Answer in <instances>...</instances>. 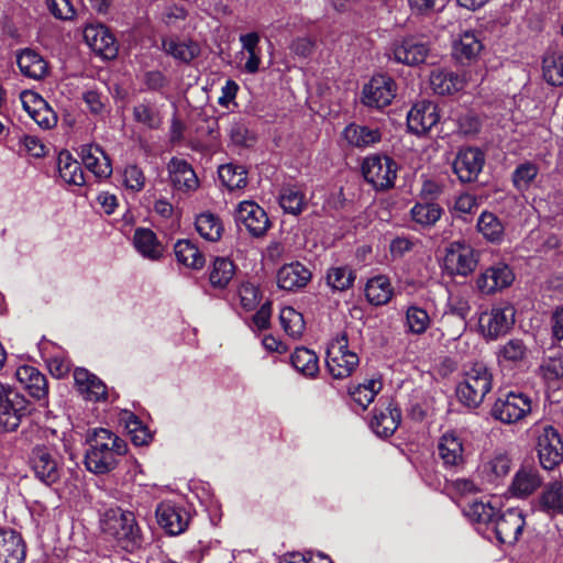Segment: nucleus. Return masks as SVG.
Listing matches in <instances>:
<instances>
[{
	"instance_id": "1",
	"label": "nucleus",
	"mask_w": 563,
	"mask_h": 563,
	"mask_svg": "<svg viewBox=\"0 0 563 563\" xmlns=\"http://www.w3.org/2000/svg\"><path fill=\"white\" fill-rule=\"evenodd\" d=\"M87 442L85 464L88 471L98 475L113 471L128 453V443L109 429H95Z\"/></svg>"
},
{
	"instance_id": "2",
	"label": "nucleus",
	"mask_w": 563,
	"mask_h": 563,
	"mask_svg": "<svg viewBox=\"0 0 563 563\" xmlns=\"http://www.w3.org/2000/svg\"><path fill=\"white\" fill-rule=\"evenodd\" d=\"M101 530L117 547L133 553L143 545L141 528L131 511L121 508L108 509L101 519Z\"/></svg>"
},
{
	"instance_id": "3",
	"label": "nucleus",
	"mask_w": 563,
	"mask_h": 563,
	"mask_svg": "<svg viewBox=\"0 0 563 563\" xmlns=\"http://www.w3.org/2000/svg\"><path fill=\"white\" fill-rule=\"evenodd\" d=\"M493 375L483 363H474L457 385L456 394L461 402L471 408L478 407L490 391Z\"/></svg>"
},
{
	"instance_id": "4",
	"label": "nucleus",
	"mask_w": 563,
	"mask_h": 563,
	"mask_svg": "<svg viewBox=\"0 0 563 563\" xmlns=\"http://www.w3.org/2000/svg\"><path fill=\"white\" fill-rule=\"evenodd\" d=\"M533 432L541 466L553 470L563 461V441L560 433L553 426L544 423L534 424Z\"/></svg>"
},
{
	"instance_id": "5",
	"label": "nucleus",
	"mask_w": 563,
	"mask_h": 563,
	"mask_svg": "<svg viewBox=\"0 0 563 563\" xmlns=\"http://www.w3.org/2000/svg\"><path fill=\"white\" fill-rule=\"evenodd\" d=\"M357 354L349 350L345 333L332 340L327 350L325 364L330 375L335 379L349 377L357 367Z\"/></svg>"
},
{
	"instance_id": "6",
	"label": "nucleus",
	"mask_w": 563,
	"mask_h": 563,
	"mask_svg": "<svg viewBox=\"0 0 563 563\" xmlns=\"http://www.w3.org/2000/svg\"><path fill=\"white\" fill-rule=\"evenodd\" d=\"M30 412V404L25 397L10 385L0 383V427L14 431Z\"/></svg>"
},
{
	"instance_id": "7",
	"label": "nucleus",
	"mask_w": 563,
	"mask_h": 563,
	"mask_svg": "<svg viewBox=\"0 0 563 563\" xmlns=\"http://www.w3.org/2000/svg\"><path fill=\"white\" fill-rule=\"evenodd\" d=\"M397 172L398 164L386 155H372L365 158L362 164L365 180L376 190L394 187Z\"/></svg>"
},
{
	"instance_id": "8",
	"label": "nucleus",
	"mask_w": 563,
	"mask_h": 563,
	"mask_svg": "<svg viewBox=\"0 0 563 563\" xmlns=\"http://www.w3.org/2000/svg\"><path fill=\"white\" fill-rule=\"evenodd\" d=\"M34 476L46 485L57 483L62 475V461L58 453L48 446L36 445L29 457Z\"/></svg>"
},
{
	"instance_id": "9",
	"label": "nucleus",
	"mask_w": 563,
	"mask_h": 563,
	"mask_svg": "<svg viewBox=\"0 0 563 563\" xmlns=\"http://www.w3.org/2000/svg\"><path fill=\"white\" fill-rule=\"evenodd\" d=\"M531 411V399L522 393H508L498 398L493 408L492 416L504 423H516Z\"/></svg>"
},
{
	"instance_id": "10",
	"label": "nucleus",
	"mask_w": 563,
	"mask_h": 563,
	"mask_svg": "<svg viewBox=\"0 0 563 563\" xmlns=\"http://www.w3.org/2000/svg\"><path fill=\"white\" fill-rule=\"evenodd\" d=\"M526 526L525 517L519 508H509L500 514L493 523L496 539L504 544H515Z\"/></svg>"
},
{
	"instance_id": "11",
	"label": "nucleus",
	"mask_w": 563,
	"mask_h": 563,
	"mask_svg": "<svg viewBox=\"0 0 563 563\" xmlns=\"http://www.w3.org/2000/svg\"><path fill=\"white\" fill-rule=\"evenodd\" d=\"M396 86L393 78L386 75H375L363 88V103L371 108L380 109L393 101Z\"/></svg>"
},
{
	"instance_id": "12",
	"label": "nucleus",
	"mask_w": 563,
	"mask_h": 563,
	"mask_svg": "<svg viewBox=\"0 0 563 563\" xmlns=\"http://www.w3.org/2000/svg\"><path fill=\"white\" fill-rule=\"evenodd\" d=\"M235 220L244 225L246 231L254 238L263 236L271 225L265 210L256 202L249 200L238 205Z\"/></svg>"
},
{
	"instance_id": "13",
	"label": "nucleus",
	"mask_w": 563,
	"mask_h": 563,
	"mask_svg": "<svg viewBox=\"0 0 563 563\" xmlns=\"http://www.w3.org/2000/svg\"><path fill=\"white\" fill-rule=\"evenodd\" d=\"M86 44L104 59L117 57L119 45L114 35L102 24H90L84 30Z\"/></svg>"
},
{
	"instance_id": "14",
	"label": "nucleus",
	"mask_w": 563,
	"mask_h": 563,
	"mask_svg": "<svg viewBox=\"0 0 563 563\" xmlns=\"http://www.w3.org/2000/svg\"><path fill=\"white\" fill-rule=\"evenodd\" d=\"M479 252L476 249H445L442 267L450 276H467L477 266Z\"/></svg>"
},
{
	"instance_id": "15",
	"label": "nucleus",
	"mask_w": 563,
	"mask_h": 563,
	"mask_svg": "<svg viewBox=\"0 0 563 563\" xmlns=\"http://www.w3.org/2000/svg\"><path fill=\"white\" fill-rule=\"evenodd\" d=\"M514 323L515 308L508 303L492 308L489 312L482 314L479 319L481 328L492 339L507 333Z\"/></svg>"
},
{
	"instance_id": "16",
	"label": "nucleus",
	"mask_w": 563,
	"mask_h": 563,
	"mask_svg": "<svg viewBox=\"0 0 563 563\" xmlns=\"http://www.w3.org/2000/svg\"><path fill=\"white\" fill-rule=\"evenodd\" d=\"M438 454L445 466L459 467L465 462V445L462 433L446 430L438 441Z\"/></svg>"
},
{
	"instance_id": "17",
	"label": "nucleus",
	"mask_w": 563,
	"mask_h": 563,
	"mask_svg": "<svg viewBox=\"0 0 563 563\" xmlns=\"http://www.w3.org/2000/svg\"><path fill=\"white\" fill-rule=\"evenodd\" d=\"M155 515L158 526L170 536L183 533L189 523L187 511L170 501L158 504Z\"/></svg>"
},
{
	"instance_id": "18",
	"label": "nucleus",
	"mask_w": 563,
	"mask_h": 563,
	"mask_svg": "<svg viewBox=\"0 0 563 563\" xmlns=\"http://www.w3.org/2000/svg\"><path fill=\"white\" fill-rule=\"evenodd\" d=\"M485 162L484 154L478 148L461 150L454 162L453 170L462 183H472L477 179Z\"/></svg>"
},
{
	"instance_id": "19",
	"label": "nucleus",
	"mask_w": 563,
	"mask_h": 563,
	"mask_svg": "<svg viewBox=\"0 0 563 563\" xmlns=\"http://www.w3.org/2000/svg\"><path fill=\"white\" fill-rule=\"evenodd\" d=\"M515 280L511 268L505 264L488 267L476 280L477 289L484 295H490L509 287Z\"/></svg>"
},
{
	"instance_id": "20",
	"label": "nucleus",
	"mask_w": 563,
	"mask_h": 563,
	"mask_svg": "<svg viewBox=\"0 0 563 563\" xmlns=\"http://www.w3.org/2000/svg\"><path fill=\"white\" fill-rule=\"evenodd\" d=\"M440 117L437 106L431 101H420L413 104L407 115L408 129L415 134H424L434 126Z\"/></svg>"
},
{
	"instance_id": "21",
	"label": "nucleus",
	"mask_w": 563,
	"mask_h": 563,
	"mask_svg": "<svg viewBox=\"0 0 563 563\" xmlns=\"http://www.w3.org/2000/svg\"><path fill=\"white\" fill-rule=\"evenodd\" d=\"M512 466L510 455L505 451H495L482 459L478 472L487 483H497L505 478Z\"/></svg>"
},
{
	"instance_id": "22",
	"label": "nucleus",
	"mask_w": 563,
	"mask_h": 563,
	"mask_svg": "<svg viewBox=\"0 0 563 563\" xmlns=\"http://www.w3.org/2000/svg\"><path fill=\"white\" fill-rule=\"evenodd\" d=\"M26 544L18 531L0 528V563H23Z\"/></svg>"
},
{
	"instance_id": "23",
	"label": "nucleus",
	"mask_w": 563,
	"mask_h": 563,
	"mask_svg": "<svg viewBox=\"0 0 563 563\" xmlns=\"http://www.w3.org/2000/svg\"><path fill=\"white\" fill-rule=\"evenodd\" d=\"M401 421L400 409L391 401L375 409L371 420V429L382 438H388L395 433Z\"/></svg>"
},
{
	"instance_id": "24",
	"label": "nucleus",
	"mask_w": 563,
	"mask_h": 563,
	"mask_svg": "<svg viewBox=\"0 0 563 563\" xmlns=\"http://www.w3.org/2000/svg\"><path fill=\"white\" fill-rule=\"evenodd\" d=\"M241 43L240 57L244 60L243 71L246 74H255L260 70L262 64V48L260 46L261 36L257 32H249L241 34L239 37Z\"/></svg>"
},
{
	"instance_id": "25",
	"label": "nucleus",
	"mask_w": 563,
	"mask_h": 563,
	"mask_svg": "<svg viewBox=\"0 0 563 563\" xmlns=\"http://www.w3.org/2000/svg\"><path fill=\"white\" fill-rule=\"evenodd\" d=\"M16 379L29 391L30 396L37 400H45L48 395L47 379L37 368L23 365L16 368Z\"/></svg>"
},
{
	"instance_id": "26",
	"label": "nucleus",
	"mask_w": 563,
	"mask_h": 563,
	"mask_svg": "<svg viewBox=\"0 0 563 563\" xmlns=\"http://www.w3.org/2000/svg\"><path fill=\"white\" fill-rule=\"evenodd\" d=\"M74 379L78 391L86 400L100 401L107 398V386L86 368H76Z\"/></svg>"
},
{
	"instance_id": "27",
	"label": "nucleus",
	"mask_w": 563,
	"mask_h": 563,
	"mask_svg": "<svg viewBox=\"0 0 563 563\" xmlns=\"http://www.w3.org/2000/svg\"><path fill=\"white\" fill-rule=\"evenodd\" d=\"M311 279V272L299 262L286 264L279 268L277 284L285 290L303 288Z\"/></svg>"
},
{
	"instance_id": "28",
	"label": "nucleus",
	"mask_w": 563,
	"mask_h": 563,
	"mask_svg": "<svg viewBox=\"0 0 563 563\" xmlns=\"http://www.w3.org/2000/svg\"><path fill=\"white\" fill-rule=\"evenodd\" d=\"M80 156L86 168L96 177L108 178L112 174L110 159L98 145H82Z\"/></svg>"
},
{
	"instance_id": "29",
	"label": "nucleus",
	"mask_w": 563,
	"mask_h": 563,
	"mask_svg": "<svg viewBox=\"0 0 563 563\" xmlns=\"http://www.w3.org/2000/svg\"><path fill=\"white\" fill-rule=\"evenodd\" d=\"M542 484L539 471L533 466H521L515 474L510 485L514 496L525 498L533 494Z\"/></svg>"
},
{
	"instance_id": "30",
	"label": "nucleus",
	"mask_w": 563,
	"mask_h": 563,
	"mask_svg": "<svg viewBox=\"0 0 563 563\" xmlns=\"http://www.w3.org/2000/svg\"><path fill=\"white\" fill-rule=\"evenodd\" d=\"M429 47L421 41L410 37L395 45L393 54L398 63L409 66L418 65L426 60Z\"/></svg>"
},
{
	"instance_id": "31",
	"label": "nucleus",
	"mask_w": 563,
	"mask_h": 563,
	"mask_svg": "<svg viewBox=\"0 0 563 563\" xmlns=\"http://www.w3.org/2000/svg\"><path fill=\"white\" fill-rule=\"evenodd\" d=\"M169 178L175 189L194 190L198 187V178L191 166L180 158H172L168 163Z\"/></svg>"
},
{
	"instance_id": "32",
	"label": "nucleus",
	"mask_w": 563,
	"mask_h": 563,
	"mask_svg": "<svg viewBox=\"0 0 563 563\" xmlns=\"http://www.w3.org/2000/svg\"><path fill=\"white\" fill-rule=\"evenodd\" d=\"M529 349L521 339H510L500 345L497 361L504 367H520L528 361Z\"/></svg>"
},
{
	"instance_id": "33",
	"label": "nucleus",
	"mask_w": 563,
	"mask_h": 563,
	"mask_svg": "<svg viewBox=\"0 0 563 563\" xmlns=\"http://www.w3.org/2000/svg\"><path fill=\"white\" fill-rule=\"evenodd\" d=\"M16 63L25 77L41 80L48 74V63L34 49H22L16 56Z\"/></svg>"
},
{
	"instance_id": "34",
	"label": "nucleus",
	"mask_w": 563,
	"mask_h": 563,
	"mask_svg": "<svg viewBox=\"0 0 563 563\" xmlns=\"http://www.w3.org/2000/svg\"><path fill=\"white\" fill-rule=\"evenodd\" d=\"M483 49L482 41L474 31L463 32L453 44V56L460 63H468L475 59Z\"/></svg>"
},
{
	"instance_id": "35",
	"label": "nucleus",
	"mask_w": 563,
	"mask_h": 563,
	"mask_svg": "<svg viewBox=\"0 0 563 563\" xmlns=\"http://www.w3.org/2000/svg\"><path fill=\"white\" fill-rule=\"evenodd\" d=\"M430 82L434 92L451 95L464 88L465 78L454 71L442 69L431 74Z\"/></svg>"
},
{
	"instance_id": "36",
	"label": "nucleus",
	"mask_w": 563,
	"mask_h": 563,
	"mask_svg": "<svg viewBox=\"0 0 563 563\" xmlns=\"http://www.w3.org/2000/svg\"><path fill=\"white\" fill-rule=\"evenodd\" d=\"M57 169L60 178L69 185H85V176L80 163L69 152L63 151L57 157Z\"/></svg>"
},
{
	"instance_id": "37",
	"label": "nucleus",
	"mask_w": 563,
	"mask_h": 563,
	"mask_svg": "<svg viewBox=\"0 0 563 563\" xmlns=\"http://www.w3.org/2000/svg\"><path fill=\"white\" fill-rule=\"evenodd\" d=\"M343 135L355 147H367L382 140V133L378 129L358 124H349L344 129Z\"/></svg>"
},
{
	"instance_id": "38",
	"label": "nucleus",
	"mask_w": 563,
	"mask_h": 563,
	"mask_svg": "<svg viewBox=\"0 0 563 563\" xmlns=\"http://www.w3.org/2000/svg\"><path fill=\"white\" fill-rule=\"evenodd\" d=\"M394 289L389 278L383 275L372 277L367 280L365 287L366 299L375 306H383L389 302Z\"/></svg>"
},
{
	"instance_id": "39",
	"label": "nucleus",
	"mask_w": 563,
	"mask_h": 563,
	"mask_svg": "<svg viewBox=\"0 0 563 563\" xmlns=\"http://www.w3.org/2000/svg\"><path fill=\"white\" fill-rule=\"evenodd\" d=\"M543 77L552 86L563 85V52L550 48L542 60Z\"/></svg>"
},
{
	"instance_id": "40",
	"label": "nucleus",
	"mask_w": 563,
	"mask_h": 563,
	"mask_svg": "<svg viewBox=\"0 0 563 563\" xmlns=\"http://www.w3.org/2000/svg\"><path fill=\"white\" fill-rule=\"evenodd\" d=\"M290 362L297 372L307 377H314L319 373L318 356L307 347H297L290 355Z\"/></svg>"
},
{
	"instance_id": "41",
	"label": "nucleus",
	"mask_w": 563,
	"mask_h": 563,
	"mask_svg": "<svg viewBox=\"0 0 563 563\" xmlns=\"http://www.w3.org/2000/svg\"><path fill=\"white\" fill-rule=\"evenodd\" d=\"M540 507L547 514H563V483L555 481L549 483L541 496Z\"/></svg>"
},
{
	"instance_id": "42",
	"label": "nucleus",
	"mask_w": 563,
	"mask_h": 563,
	"mask_svg": "<svg viewBox=\"0 0 563 563\" xmlns=\"http://www.w3.org/2000/svg\"><path fill=\"white\" fill-rule=\"evenodd\" d=\"M163 48L174 58L188 63L199 54V46L194 42H185L177 38L163 40Z\"/></svg>"
},
{
	"instance_id": "43",
	"label": "nucleus",
	"mask_w": 563,
	"mask_h": 563,
	"mask_svg": "<svg viewBox=\"0 0 563 563\" xmlns=\"http://www.w3.org/2000/svg\"><path fill=\"white\" fill-rule=\"evenodd\" d=\"M442 212L443 209L434 202H417L410 210L412 221L421 227L434 225Z\"/></svg>"
},
{
	"instance_id": "44",
	"label": "nucleus",
	"mask_w": 563,
	"mask_h": 563,
	"mask_svg": "<svg viewBox=\"0 0 563 563\" xmlns=\"http://www.w3.org/2000/svg\"><path fill=\"white\" fill-rule=\"evenodd\" d=\"M279 321L285 333L292 339H299L305 330L306 323L300 312L292 307H284L279 312Z\"/></svg>"
},
{
	"instance_id": "45",
	"label": "nucleus",
	"mask_w": 563,
	"mask_h": 563,
	"mask_svg": "<svg viewBox=\"0 0 563 563\" xmlns=\"http://www.w3.org/2000/svg\"><path fill=\"white\" fill-rule=\"evenodd\" d=\"M477 229L490 243H500L504 236V225L499 219L490 213L483 212L477 221Z\"/></svg>"
},
{
	"instance_id": "46",
	"label": "nucleus",
	"mask_w": 563,
	"mask_h": 563,
	"mask_svg": "<svg viewBox=\"0 0 563 563\" xmlns=\"http://www.w3.org/2000/svg\"><path fill=\"white\" fill-rule=\"evenodd\" d=\"M218 176L222 185L229 190L240 189L246 185V172L241 166L221 165L218 168Z\"/></svg>"
},
{
	"instance_id": "47",
	"label": "nucleus",
	"mask_w": 563,
	"mask_h": 563,
	"mask_svg": "<svg viewBox=\"0 0 563 563\" xmlns=\"http://www.w3.org/2000/svg\"><path fill=\"white\" fill-rule=\"evenodd\" d=\"M382 388V383L376 379H371L366 384H360L350 389V395L353 401L360 406L362 410H365L371 402H373L375 396Z\"/></svg>"
},
{
	"instance_id": "48",
	"label": "nucleus",
	"mask_w": 563,
	"mask_h": 563,
	"mask_svg": "<svg viewBox=\"0 0 563 563\" xmlns=\"http://www.w3.org/2000/svg\"><path fill=\"white\" fill-rule=\"evenodd\" d=\"M133 119L147 129L156 130L162 125L158 110L150 102H142L133 107Z\"/></svg>"
},
{
	"instance_id": "49",
	"label": "nucleus",
	"mask_w": 563,
	"mask_h": 563,
	"mask_svg": "<svg viewBox=\"0 0 563 563\" xmlns=\"http://www.w3.org/2000/svg\"><path fill=\"white\" fill-rule=\"evenodd\" d=\"M354 274L347 266L331 267L328 269L327 285L332 290L343 291L350 288L354 282Z\"/></svg>"
},
{
	"instance_id": "50",
	"label": "nucleus",
	"mask_w": 563,
	"mask_h": 563,
	"mask_svg": "<svg viewBox=\"0 0 563 563\" xmlns=\"http://www.w3.org/2000/svg\"><path fill=\"white\" fill-rule=\"evenodd\" d=\"M279 205L285 212L299 214L305 208V196L296 187H284L279 195Z\"/></svg>"
},
{
	"instance_id": "51",
	"label": "nucleus",
	"mask_w": 563,
	"mask_h": 563,
	"mask_svg": "<svg viewBox=\"0 0 563 563\" xmlns=\"http://www.w3.org/2000/svg\"><path fill=\"white\" fill-rule=\"evenodd\" d=\"M465 516L477 523H494L495 509L488 504L474 500L464 508Z\"/></svg>"
},
{
	"instance_id": "52",
	"label": "nucleus",
	"mask_w": 563,
	"mask_h": 563,
	"mask_svg": "<svg viewBox=\"0 0 563 563\" xmlns=\"http://www.w3.org/2000/svg\"><path fill=\"white\" fill-rule=\"evenodd\" d=\"M406 321L409 331L416 334L424 333L430 325V317L428 312L416 306L407 309Z\"/></svg>"
},
{
	"instance_id": "53",
	"label": "nucleus",
	"mask_w": 563,
	"mask_h": 563,
	"mask_svg": "<svg viewBox=\"0 0 563 563\" xmlns=\"http://www.w3.org/2000/svg\"><path fill=\"white\" fill-rule=\"evenodd\" d=\"M539 173L536 164L527 162L516 167L512 173V183L518 190H526Z\"/></svg>"
},
{
	"instance_id": "54",
	"label": "nucleus",
	"mask_w": 563,
	"mask_h": 563,
	"mask_svg": "<svg viewBox=\"0 0 563 563\" xmlns=\"http://www.w3.org/2000/svg\"><path fill=\"white\" fill-rule=\"evenodd\" d=\"M235 266L225 257H218L213 261V287H224L233 277Z\"/></svg>"
},
{
	"instance_id": "55",
	"label": "nucleus",
	"mask_w": 563,
	"mask_h": 563,
	"mask_svg": "<svg viewBox=\"0 0 563 563\" xmlns=\"http://www.w3.org/2000/svg\"><path fill=\"white\" fill-rule=\"evenodd\" d=\"M125 427L131 434V440L135 445H145L147 444L152 435L148 429L143 426L142 421L134 415H130Z\"/></svg>"
},
{
	"instance_id": "56",
	"label": "nucleus",
	"mask_w": 563,
	"mask_h": 563,
	"mask_svg": "<svg viewBox=\"0 0 563 563\" xmlns=\"http://www.w3.org/2000/svg\"><path fill=\"white\" fill-rule=\"evenodd\" d=\"M239 297L241 306L246 310H253L257 307L261 292L258 288L252 283H243L239 289Z\"/></svg>"
},
{
	"instance_id": "57",
	"label": "nucleus",
	"mask_w": 563,
	"mask_h": 563,
	"mask_svg": "<svg viewBox=\"0 0 563 563\" xmlns=\"http://www.w3.org/2000/svg\"><path fill=\"white\" fill-rule=\"evenodd\" d=\"M176 258L179 263L195 269L205 265V257L200 249H175Z\"/></svg>"
},
{
	"instance_id": "58",
	"label": "nucleus",
	"mask_w": 563,
	"mask_h": 563,
	"mask_svg": "<svg viewBox=\"0 0 563 563\" xmlns=\"http://www.w3.org/2000/svg\"><path fill=\"white\" fill-rule=\"evenodd\" d=\"M23 109L29 115L42 110L48 102L33 90H24L20 95Z\"/></svg>"
},
{
	"instance_id": "59",
	"label": "nucleus",
	"mask_w": 563,
	"mask_h": 563,
	"mask_svg": "<svg viewBox=\"0 0 563 563\" xmlns=\"http://www.w3.org/2000/svg\"><path fill=\"white\" fill-rule=\"evenodd\" d=\"M545 380L555 382L563 378V356L550 357L541 366Z\"/></svg>"
},
{
	"instance_id": "60",
	"label": "nucleus",
	"mask_w": 563,
	"mask_h": 563,
	"mask_svg": "<svg viewBox=\"0 0 563 563\" xmlns=\"http://www.w3.org/2000/svg\"><path fill=\"white\" fill-rule=\"evenodd\" d=\"M46 5L56 19L70 20L75 16L70 0H46Z\"/></svg>"
},
{
	"instance_id": "61",
	"label": "nucleus",
	"mask_w": 563,
	"mask_h": 563,
	"mask_svg": "<svg viewBox=\"0 0 563 563\" xmlns=\"http://www.w3.org/2000/svg\"><path fill=\"white\" fill-rule=\"evenodd\" d=\"M34 122L43 130H51L56 126L58 117L53 108L47 103L42 110L30 115Z\"/></svg>"
},
{
	"instance_id": "62",
	"label": "nucleus",
	"mask_w": 563,
	"mask_h": 563,
	"mask_svg": "<svg viewBox=\"0 0 563 563\" xmlns=\"http://www.w3.org/2000/svg\"><path fill=\"white\" fill-rule=\"evenodd\" d=\"M123 177L125 186L132 190L140 191L145 185V176L136 165L126 166Z\"/></svg>"
},
{
	"instance_id": "63",
	"label": "nucleus",
	"mask_w": 563,
	"mask_h": 563,
	"mask_svg": "<svg viewBox=\"0 0 563 563\" xmlns=\"http://www.w3.org/2000/svg\"><path fill=\"white\" fill-rule=\"evenodd\" d=\"M238 91L239 85L234 80L228 79L221 88V96L218 98V103L224 108H229L230 104L236 107L235 97Z\"/></svg>"
},
{
	"instance_id": "64",
	"label": "nucleus",
	"mask_w": 563,
	"mask_h": 563,
	"mask_svg": "<svg viewBox=\"0 0 563 563\" xmlns=\"http://www.w3.org/2000/svg\"><path fill=\"white\" fill-rule=\"evenodd\" d=\"M21 143L26 152L33 157H43L45 155V146L41 140L34 135H24Z\"/></svg>"
}]
</instances>
